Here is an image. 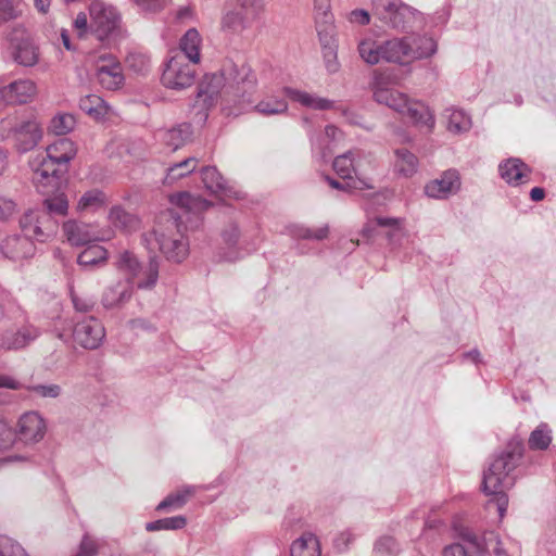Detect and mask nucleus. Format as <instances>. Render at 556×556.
Returning a JSON list of instances; mask_svg holds the SVG:
<instances>
[{
  "label": "nucleus",
  "instance_id": "nucleus-1",
  "mask_svg": "<svg viewBox=\"0 0 556 556\" xmlns=\"http://www.w3.org/2000/svg\"><path fill=\"white\" fill-rule=\"evenodd\" d=\"M523 444L520 440H510L505 450L497 454L483 471L482 490L486 495H494L498 515L504 517L508 496L505 490L514 485V478L510 473L520 464L523 456Z\"/></svg>",
  "mask_w": 556,
  "mask_h": 556
},
{
  "label": "nucleus",
  "instance_id": "nucleus-2",
  "mask_svg": "<svg viewBox=\"0 0 556 556\" xmlns=\"http://www.w3.org/2000/svg\"><path fill=\"white\" fill-rule=\"evenodd\" d=\"M185 230L182 215L176 208H168L162 212L156 228L147 241L153 239L167 260L180 263L188 255V243L184 240Z\"/></svg>",
  "mask_w": 556,
  "mask_h": 556
},
{
  "label": "nucleus",
  "instance_id": "nucleus-3",
  "mask_svg": "<svg viewBox=\"0 0 556 556\" xmlns=\"http://www.w3.org/2000/svg\"><path fill=\"white\" fill-rule=\"evenodd\" d=\"M43 210L29 211L20 219V226L28 235H35L36 241L45 242L53 237L58 229L55 216H65L68 201L61 193L43 201Z\"/></svg>",
  "mask_w": 556,
  "mask_h": 556
},
{
  "label": "nucleus",
  "instance_id": "nucleus-4",
  "mask_svg": "<svg viewBox=\"0 0 556 556\" xmlns=\"http://www.w3.org/2000/svg\"><path fill=\"white\" fill-rule=\"evenodd\" d=\"M371 11L386 26L400 31L422 22V14L402 0H371Z\"/></svg>",
  "mask_w": 556,
  "mask_h": 556
},
{
  "label": "nucleus",
  "instance_id": "nucleus-5",
  "mask_svg": "<svg viewBox=\"0 0 556 556\" xmlns=\"http://www.w3.org/2000/svg\"><path fill=\"white\" fill-rule=\"evenodd\" d=\"M224 75H226L230 102H250L257 81L251 67L245 63L236 64L228 61L224 64Z\"/></svg>",
  "mask_w": 556,
  "mask_h": 556
},
{
  "label": "nucleus",
  "instance_id": "nucleus-6",
  "mask_svg": "<svg viewBox=\"0 0 556 556\" xmlns=\"http://www.w3.org/2000/svg\"><path fill=\"white\" fill-rule=\"evenodd\" d=\"M89 12L91 29L100 41L117 36L121 16L113 7L101 1H93Z\"/></svg>",
  "mask_w": 556,
  "mask_h": 556
},
{
  "label": "nucleus",
  "instance_id": "nucleus-7",
  "mask_svg": "<svg viewBox=\"0 0 556 556\" xmlns=\"http://www.w3.org/2000/svg\"><path fill=\"white\" fill-rule=\"evenodd\" d=\"M191 63L182 55L172 56L162 74L161 80L164 87L173 90L191 87L195 81V70Z\"/></svg>",
  "mask_w": 556,
  "mask_h": 556
},
{
  "label": "nucleus",
  "instance_id": "nucleus-8",
  "mask_svg": "<svg viewBox=\"0 0 556 556\" xmlns=\"http://www.w3.org/2000/svg\"><path fill=\"white\" fill-rule=\"evenodd\" d=\"M37 94V86L31 79L10 80L7 75L0 76V104H26Z\"/></svg>",
  "mask_w": 556,
  "mask_h": 556
},
{
  "label": "nucleus",
  "instance_id": "nucleus-9",
  "mask_svg": "<svg viewBox=\"0 0 556 556\" xmlns=\"http://www.w3.org/2000/svg\"><path fill=\"white\" fill-rule=\"evenodd\" d=\"M10 135L17 152L26 153L35 149L42 139V127L36 117H29L16 123Z\"/></svg>",
  "mask_w": 556,
  "mask_h": 556
},
{
  "label": "nucleus",
  "instance_id": "nucleus-10",
  "mask_svg": "<svg viewBox=\"0 0 556 556\" xmlns=\"http://www.w3.org/2000/svg\"><path fill=\"white\" fill-rule=\"evenodd\" d=\"M30 166L34 172L33 182L41 193H49L56 189L61 182L62 176L66 173L43 156L34 159L30 162Z\"/></svg>",
  "mask_w": 556,
  "mask_h": 556
},
{
  "label": "nucleus",
  "instance_id": "nucleus-11",
  "mask_svg": "<svg viewBox=\"0 0 556 556\" xmlns=\"http://www.w3.org/2000/svg\"><path fill=\"white\" fill-rule=\"evenodd\" d=\"M104 337L105 329L102 323L92 316L77 321L73 331L75 342L88 350L99 348Z\"/></svg>",
  "mask_w": 556,
  "mask_h": 556
},
{
  "label": "nucleus",
  "instance_id": "nucleus-12",
  "mask_svg": "<svg viewBox=\"0 0 556 556\" xmlns=\"http://www.w3.org/2000/svg\"><path fill=\"white\" fill-rule=\"evenodd\" d=\"M96 76L98 83L108 90L121 88L125 79L121 63L112 54L99 56Z\"/></svg>",
  "mask_w": 556,
  "mask_h": 556
},
{
  "label": "nucleus",
  "instance_id": "nucleus-13",
  "mask_svg": "<svg viewBox=\"0 0 556 556\" xmlns=\"http://www.w3.org/2000/svg\"><path fill=\"white\" fill-rule=\"evenodd\" d=\"M22 235H11L5 237L0 243L1 253L12 261H20L30 257L35 253V235H28L21 227Z\"/></svg>",
  "mask_w": 556,
  "mask_h": 556
},
{
  "label": "nucleus",
  "instance_id": "nucleus-14",
  "mask_svg": "<svg viewBox=\"0 0 556 556\" xmlns=\"http://www.w3.org/2000/svg\"><path fill=\"white\" fill-rule=\"evenodd\" d=\"M134 289L131 278L118 279L104 289L101 304L106 309L121 307L131 299Z\"/></svg>",
  "mask_w": 556,
  "mask_h": 556
},
{
  "label": "nucleus",
  "instance_id": "nucleus-15",
  "mask_svg": "<svg viewBox=\"0 0 556 556\" xmlns=\"http://www.w3.org/2000/svg\"><path fill=\"white\" fill-rule=\"evenodd\" d=\"M384 62L407 64L414 61V46L408 38H392L383 41Z\"/></svg>",
  "mask_w": 556,
  "mask_h": 556
},
{
  "label": "nucleus",
  "instance_id": "nucleus-16",
  "mask_svg": "<svg viewBox=\"0 0 556 556\" xmlns=\"http://www.w3.org/2000/svg\"><path fill=\"white\" fill-rule=\"evenodd\" d=\"M17 433L25 443L38 442L45 437L46 424L38 413H26L20 418Z\"/></svg>",
  "mask_w": 556,
  "mask_h": 556
},
{
  "label": "nucleus",
  "instance_id": "nucleus-17",
  "mask_svg": "<svg viewBox=\"0 0 556 556\" xmlns=\"http://www.w3.org/2000/svg\"><path fill=\"white\" fill-rule=\"evenodd\" d=\"M459 187L460 180L458 173L450 169L444 172L440 178L428 182L425 187V192L430 198L444 199L451 193L456 192Z\"/></svg>",
  "mask_w": 556,
  "mask_h": 556
},
{
  "label": "nucleus",
  "instance_id": "nucleus-18",
  "mask_svg": "<svg viewBox=\"0 0 556 556\" xmlns=\"http://www.w3.org/2000/svg\"><path fill=\"white\" fill-rule=\"evenodd\" d=\"M205 94L210 100L220 97L223 101L230 102L229 91L227 90L226 75H224V66L219 72L207 74L199 84L198 96Z\"/></svg>",
  "mask_w": 556,
  "mask_h": 556
},
{
  "label": "nucleus",
  "instance_id": "nucleus-19",
  "mask_svg": "<svg viewBox=\"0 0 556 556\" xmlns=\"http://www.w3.org/2000/svg\"><path fill=\"white\" fill-rule=\"evenodd\" d=\"M442 556H485V549L478 535L466 532L463 534V543L445 546Z\"/></svg>",
  "mask_w": 556,
  "mask_h": 556
},
{
  "label": "nucleus",
  "instance_id": "nucleus-20",
  "mask_svg": "<svg viewBox=\"0 0 556 556\" xmlns=\"http://www.w3.org/2000/svg\"><path fill=\"white\" fill-rule=\"evenodd\" d=\"M75 143L68 138H60L48 146L47 154L43 156L53 162V165L67 170V164L76 155Z\"/></svg>",
  "mask_w": 556,
  "mask_h": 556
},
{
  "label": "nucleus",
  "instance_id": "nucleus-21",
  "mask_svg": "<svg viewBox=\"0 0 556 556\" xmlns=\"http://www.w3.org/2000/svg\"><path fill=\"white\" fill-rule=\"evenodd\" d=\"M38 337V330L24 326L17 330H5L0 333V349L11 351L25 348Z\"/></svg>",
  "mask_w": 556,
  "mask_h": 556
},
{
  "label": "nucleus",
  "instance_id": "nucleus-22",
  "mask_svg": "<svg viewBox=\"0 0 556 556\" xmlns=\"http://www.w3.org/2000/svg\"><path fill=\"white\" fill-rule=\"evenodd\" d=\"M63 231L67 241L75 247L85 245L99 239L93 227L81 222L68 220L64 223Z\"/></svg>",
  "mask_w": 556,
  "mask_h": 556
},
{
  "label": "nucleus",
  "instance_id": "nucleus-23",
  "mask_svg": "<svg viewBox=\"0 0 556 556\" xmlns=\"http://www.w3.org/2000/svg\"><path fill=\"white\" fill-rule=\"evenodd\" d=\"M374 99L400 114H404L408 97L397 90L383 88L377 84L374 89Z\"/></svg>",
  "mask_w": 556,
  "mask_h": 556
},
{
  "label": "nucleus",
  "instance_id": "nucleus-24",
  "mask_svg": "<svg viewBox=\"0 0 556 556\" xmlns=\"http://www.w3.org/2000/svg\"><path fill=\"white\" fill-rule=\"evenodd\" d=\"M363 155L361 150H350L338 155L332 163L333 170L343 179L352 178V174H358V159Z\"/></svg>",
  "mask_w": 556,
  "mask_h": 556
},
{
  "label": "nucleus",
  "instance_id": "nucleus-25",
  "mask_svg": "<svg viewBox=\"0 0 556 556\" xmlns=\"http://www.w3.org/2000/svg\"><path fill=\"white\" fill-rule=\"evenodd\" d=\"M501 177L508 184L518 185L528 178L530 168L519 159H508L498 166Z\"/></svg>",
  "mask_w": 556,
  "mask_h": 556
},
{
  "label": "nucleus",
  "instance_id": "nucleus-26",
  "mask_svg": "<svg viewBox=\"0 0 556 556\" xmlns=\"http://www.w3.org/2000/svg\"><path fill=\"white\" fill-rule=\"evenodd\" d=\"M248 26V10L236 7L227 9L222 17V28L231 34H240Z\"/></svg>",
  "mask_w": 556,
  "mask_h": 556
},
{
  "label": "nucleus",
  "instance_id": "nucleus-27",
  "mask_svg": "<svg viewBox=\"0 0 556 556\" xmlns=\"http://www.w3.org/2000/svg\"><path fill=\"white\" fill-rule=\"evenodd\" d=\"M12 59L22 66L31 67L39 61V48L33 39L11 48Z\"/></svg>",
  "mask_w": 556,
  "mask_h": 556
},
{
  "label": "nucleus",
  "instance_id": "nucleus-28",
  "mask_svg": "<svg viewBox=\"0 0 556 556\" xmlns=\"http://www.w3.org/2000/svg\"><path fill=\"white\" fill-rule=\"evenodd\" d=\"M169 202L184 210L185 214H188L189 212L204 211L212 205L210 201L201 197L192 195L187 191L172 194L169 197Z\"/></svg>",
  "mask_w": 556,
  "mask_h": 556
},
{
  "label": "nucleus",
  "instance_id": "nucleus-29",
  "mask_svg": "<svg viewBox=\"0 0 556 556\" xmlns=\"http://www.w3.org/2000/svg\"><path fill=\"white\" fill-rule=\"evenodd\" d=\"M283 93L291 100L296 101L306 108H312L315 110H329L333 105V102L328 99L316 97L305 91L293 89L291 87H285Z\"/></svg>",
  "mask_w": 556,
  "mask_h": 556
},
{
  "label": "nucleus",
  "instance_id": "nucleus-30",
  "mask_svg": "<svg viewBox=\"0 0 556 556\" xmlns=\"http://www.w3.org/2000/svg\"><path fill=\"white\" fill-rule=\"evenodd\" d=\"M403 115H406L410 121L419 126H426L432 129L434 126V116L429 108L419 101L407 100V106Z\"/></svg>",
  "mask_w": 556,
  "mask_h": 556
},
{
  "label": "nucleus",
  "instance_id": "nucleus-31",
  "mask_svg": "<svg viewBox=\"0 0 556 556\" xmlns=\"http://www.w3.org/2000/svg\"><path fill=\"white\" fill-rule=\"evenodd\" d=\"M394 170L404 177H412L418 169V159L406 148L394 150Z\"/></svg>",
  "mask_w": 556,
  "mask_h": 556
},
{
  "label": "nucleus",
  "instance_id": "nucleus-32",
  "mask_svg": "<svg viewBox=\"0 0 556 556\" xmlns=\"http://www.w3.org/2000/svg\"><path fill=\"white\" fill-rule=\"evenodd\" d=\"M201 36L195 28H190L180 39V50L185 60L194 64L200 62Z\"/></svg>",
  "mask_w": 556,
  "mask_h": 556
},
{
  "label": "nucleus",
  "instance_id": "nucleus-33",
  "mask_svg": "<svg viewBox=\"0 0 556 556\" xmlns=\"http://www.w3.org/2000/svg\"><path fill=\"white\" fill-rule=\"evenodd\" d=\"M291 556H320L318 539L311 532L296 539L290 548Z\"/></svg>",
  "mask_w": 556,
  "mask_h": 556
},
{
  "label": "nucleus",
  "instance_id": "nucleus-34",
  "mask_svg": "<svg viewBox=\"0 0 556 556\" xmlns=\"http://www.w3.org/2000/svg\"><path fill=\"white\" fill-rule=\"evenodd\" d=\"M191 125L189 123H182L164 131L162 138L165 144L175 151L184 146L191 138Z\"/></svg>",
  "mask_w": 556,
  "mask_h": 556
},
{
  "label": "nucleus",
  "instance_id": "nucleus-35",
  "mask_svg": "<svg viewBox=\"0 0 556 556\" xmlns=\"http://www.w3.org/2000/svg\"><path fill=\"white\" fill-rule=\"evenodd\" d=\"M374 224L376 226L388 229L386 236L391 242L395 241V239H399L402 235V220L400 218L393 217H376L363 229V233L365 232L370 236V233L374 231Z\"/></svg>",
  "mask_w": 556,
  "mask_h": 556
},
{
  "label": "nucleus",
  "instance_id": "nucleus-36",
  "mask_svg": "<svg viewBox=\"0 0 556 556\" xmlns=\"http://www.w3.org/2000/svg\"><path fill=\"white\" fill-rule=\"evenodd\" d=\"M383 41L377 42L371 39H364L358 43L359 56L369 65L384 61Z\"/></svg>",
  "mask_w": 556,
  "mask_h": 556
},
{
  "label": "nucleus",
  "instance_id": "nucleus-37",
  "mask_svg": "<svg viewBox=\"0 0 556 556\" xmlns=\"http://www.w3.org/2000/svg\"><path fill=\"white\" fill-rule=\"evenodd\" d=\"M79 109L94 119H100L108 114L109 106L97 94H88L80 99Z\"/></svg>",
  "mask_w": 556,
  "mask_h": 556
},
{
  "label": "nucleus",
  "instance_id": "nucleus-38",
  "mask_svg": "<svg viewBox=\"0 0 556 556\" xmlns=\"http://www.w3.org/2000/svg\"><path fill=\"white\" fill-rule=\"evenodd\" d=\"M198 165L195 157H188L181 162L175 163L167 168L166 176L164 178L165 185H173L177 180L194 172Z\"/></svg>",
  "mask_w": 556,
  "mask_h": 556
},
{
  "label": "nucleus",
  "instance_id": "nucleus-39",
  "mask_svg": "<svg viewBox=\"0 0 556 556\" xmlns=\"http://www.w3.org/2000/svg\"><path fill=\"white\" fill-rule=\"evenodd\" d=\"M109 219L116 228L125 231H132L139 227V219L121 206L111 208Z\"/></svg>",
  "mask_w": 556,
  "mask_h": 556
},
{
  "label": "nucleus",
  "instance_id": "nucleus-40",
  "mask_svg": "<svg viewBox=\"0 0 556 556\" xmlns=\"http://www.w3.org/2000/svg\"><path fill=\"white\" fill-rule=\"evenodd\" d=\"M195 493V488L192 485H186L182 489L168 494L157 506L156 510H166L170 507L180 508Z\"/></svg>",
  "mask_w": 556,
  "mask_h": 556
},
{
  "label": "nucleus",
  "instance_id": "nucleus-41",
  "mask_svg": "<svg viewBox=\"0 0 556 556\" xmlns=\"http://www.w3.org/2000/svg\"><path fill=\"white\" fill-rule=\"evenodd\" d=\"M445 113L447 117V129L451 132L462 134L470 129L471 119L463 110L447 109Z\"/></svg>",
  "mask_w": 556,
  "mask_h": 556
},
{
  "label": "nucleus",
  "instance_id": "nucleus-42",
  "mask_svg": "<svg viewBox=\"0 0 556 556\" xmlns=\"http://www.w3.org/2000/svg\"><path fill=\"white\" fill-rule=\"evenodd\" d=\"M254 111L262 115H278L288 111V103L285 99L269 96L261 100L255 106Z\"/></svg>",
  "mask_w": 556,
  "mask_h": 556
},
{
  "label": "nucleus",
  "instance_id": "nucleus-43",
  "mask_svg": "<svg viewBox=\"0 0 556 556\" xmlns=\"http://www.w3.org/2000/svg\"><path fill=\"white\" fill-rule=\"evenodd\" d=\"M115 266L119 271H123L127 275L126 278H134L138 275L140 270V263L138 262L136 255L130 251H123L118 253Z\"/></svg>",
  "mask_w": 556,
  "mask_h": 556
},
{
  "label": "nucleus",
  "instance_id": "nucleus-44",
  "mask_svg": "<svg viewBox=\"0 0 556 556\" xmlns=\"http://www.w3.org/2000/svg\"><path fill=\"white\" fill-rule=\"evenodd\" d=\"M108 260V251L101 245H91L85 249L77 257V263L83 267H89Z\"/></svg>",
  "mask_w": 556,
  "mask_h": 556
},
{
  "label": "nucleus",
  "instance_id": "nucleus-45",
  "mask_svg": "<svg viewBox=\"0 0 556 556\" xmlns=\"http://www.w3.org/2000/svg\"><path fill=\"white\" fill-rule=\"evenodd\" d=\"M24 4L17 0H0V26L16 21L23 15Z\"/></svg>",
  "mask_w": 556,
  "mask_h": 556
},
{
  "label": "nucleus",
  "instance_id": "nucleus-46",
  "mask_svg": "<svg viewBox=\"0 0 556 556\" xmlns=\"http://www.w3.org/2000/svg\"><path fill=\"white\" fill-rule=\"evenodd\" d=\"M201 178L205 189L212 193H218L219 191H223L226 187L225 179L218 173L216 167H203L201 170Z\"/></svg>",
  "mask_w": 556,
  "mask_h": 556
},
{
  "label": "nucleus",
  "instance_id": "nucleus-47",
  "mask_svg": "<svg viewBox=\"0 0 556 556\" xmlns=\"http://www.w3.org/2000/svg\"><path fill=\"white\" fill-rule=\"evenodd\" d=\"M105 194L99 189L86 191L77 203L79 211H96L105 205Z\"/></svg>",
  "mask_w": 556,
  "mask_h": 556
},
{
  "label": "nucleus",
  "instance_id": "nucleus-48",
  "mask_svg": "<svg viewBox=\"0 0 556 556\" xmlns=\"http://www.w3.org/2000/svg\"><path fill=\"white\" fill-rule=\"evenodd\" d=\"M186 525L187 519L184 516H175L148 522L146 525V530L149 532L160 530H179L185 528Z\"/></svg>",
  "mask_w": 556,
  "mask_h": 556
},
{
  "label": "nucleus",
  "instance_id": "nucleus-49",
  "mask_svg": "<svg viewBox=\"0 0 556 556\" xmlns=\"http://www.w3.org/2000/svg\"><path fill=\"white\" fill-rule=\"evenodd\" d=\"M551 442V430L542 424L531 432L528 444L531 450H546Z\"/></svg>",
  "mask_w": 556,
  "mask_h": 556
},
{
  "label": "nucleus",
  "instance_id": "nucleus-50",
  "mask_svg": "<svg viewBox=\"0 0 556 556\" xmlns=\"http://www.w3.org/2000/svg\"><path fill=\"white\" fill-rule=\"evenodd\" d=\"M319 42L323 48L334 46L333 18L315 21Z\"/></svg>",
  "mask_w": 556,
  "mask_h": 556
},
{
  "label": "nucleus",
  "instance_id": "nucleus-51",
  "mask_svg": "<svg viewBox=\"0 0 556 556\" xmlns=\"http://www.w3.org/2000/svg\"><path fill=\"white\" fill-rule=\"evenodd\" d=\"M414 60L426 59L437 52V42L431 37H418L414 40Z\"/></svg>",
  "mask_w": 556,
  "mask_h": 556
},
{
  "label": "nucleus",
  "instance_id": "nucleus-52",
  "mask_svg": "<svg viewBox=\"0 0 556 556\" xmlns=\"http://www.w3.org/2000/svg\"><path fill=\"white\" fill-rule=\"evenodd\" d=\"M292 236L299 239H307V240H324L329 235V226L324 225L319 228L312 229L304 226H295L292 229Z\"/></svg>",
  "mask_w": 556,
  "mask_h": 556
},
{
  "label": "nucleus",
  "instance_id": "nucleus-53",
  "mask_svg": "<svg viewBox=\"0 0 556 556\" xmlns=\"http://www.w3.org/2000/svg\"><path fill=\"white\" fill-rule=\"evenodd\" d=\"M76 124L72 114H59L51 119L50 129L55 135H65L74 129Z\"/></svg>",
  "mask_w": 556,
  "mask_h": 556
},
{
  "label": "nucleus",
  "instance_id": "nucleus-54",
  "mask_svg": "<svg viewBox=\"0 0 556 556\" xmlns=\"http://www.w3.org/2000/svg\"><path fill=\"white\" fill-rule=\"evenodd\" d=\"M5 39L9 41L10 48H13L31 39V37L23 24H14L5 33Z\"/></svg>",
  "mask_w": 556,
  "mask_h": 556
},
{
  "label": "nucleus",
  "instance_id": "nucleus-55",
  "mask_svg": "<svg viewBox=\"0 0 556 556\" xmlns=\"http://www.w3.org/2000/svg\"><path fill=\"white\" fill-rule=\"evenodd\" d=\"M0 556H28L25 549L7 535H0Z\"/></svg>",
  "mask_w": 556,
  "mask_h": 556
},
{
  "label": "nucleus",
  "instance_id": "nucleus-56",
  "mask_svg": "<svg viewBox=\"0 0 556 556\" xmlns=\"http://www.w3.org/2000/svg\"><path fill=\"white\" fill-rule=\"evenodd\" d=\"M481 541L484 546L485 554L489 552L492 556H517L508 553L500 539L493 533H490L489 538H484Z\"/></svg>",
  "mask_w": 556,
  "mask_h": 556
},
{
  "label": "nucleus",
  "instance_id": "nucleus-57",
  "mask_svg": "<svg viewBox=\"0 0 556 556\" xmlns=\"http://www.w3.org/2000/svg\"><path fill=\"white\" fill-rule=\"evenodd\" d=\"M397 552V545L393 538L379 539L374 548L375 556H393Z\"/></svg>",
  "mask_w": 556,
  "mask_h": 556
},
{
  "label": "nucleus",
  "instance_id": "nucleus-58",
  "mask_svg": "<svg viewBox=\"0 0 556 556\" xmlns=\"http://www.w3.org/2000/svg\"><path fill=\"white\" fill-rule=\"evenodd\" d=\"M323 56L327 71L330 74L337 73L339 71L340 64L338 62L336 47L328 46L326 48H323Z\"/></svg>",
  "mask_w": 556,
  "mask_h": 556
},
{
  "label": "nucleus",
  "instance_id": "nucleus-59",
  "mask_svg": "<svg viewBox=\"0 0 556 556\" xmlns=\"http://www.w3.org/2000/svg\"><path fill=\"white\" fill-rule=\"evenodd\" d=\"M29 391L41 397H58L61 394L59 384H37L29 388Z\"/></svg>",
  "mask_w": 556,
  "mask_h": 556
},
{
  "label": "nucleus",
  "instance_id": "nucleus-60",
  "mask_svg": "<svg viewBox=\"0 0 556 556\" xmlns=\"http://www.w3.org/2000/svg\"><path fill=\"white\" fill-rule=\"evenodd\" d=\"M16 212V203L8 197L0 194V220H9Z\"/></svg>",
  "mask_w": 556,
  "mask_h": 556
},
{
  "label": "nucleus",
  "instance_id": "nucleus-61",
  "mask_svg": "<svg viewBox=\"0 0 556 556\" xmlns=\"http://www.w3.org/2000/svg\"><path fill=\"white\" fill-rule=\"evenodd\" d=\"M315 21L333 18L330 0H314Z\"/></svg>",
  "mask_w": 556,
  "mask_h": 556
},
{
  "label": "nucleus",
  "instance_id": "nucleus-62",
  "mask_svg": "<svg viewBox=\"0 0 556 556\" xmlns=\"http://www.w3.org/2000/svg\"><path fill=\"white\" fill-rule=\"evenodd\" d=\"M71 299H72L74 308L77 312L88 313L94 306V302L91 299L79 296L73 290H71Z\"/></svg>",
  "mask_w": 556,
  "mask_h": 556
},
{
  "label": "nucleus",
  "instance_id": "nucleus-63",
  "mask_svg": "<svg viewBox=\"0 0 556 556\" xmlns=\"http://www.w3.org/2000/svg\"><path fill=\"white\" fill-rule=\"evenodd\" d=\"M159 277V265L154 258L150 260L149 268H148V279L146 281L139 282L138 288L140 289H149L152 288Z\"/></svg>",
  "mask_w": 556,
  "mask_h": 556
},
{
  "label": "nucleus",
  "instance_id": "nucleus-64",
  "mask_svg": "<svg viewBox=\"0 0 556 556\" xmlns=\"http://www.w3.org/2000/svg\"><path fill=\"white\" fill-rule=\"evenodd\" d=\"M98 552L97 543L89 536H84L80 542L79 551L75 556H94Z\"/></svg>",
  "mask_w": 556,
  "mask_h": 556
}]
</instances>
